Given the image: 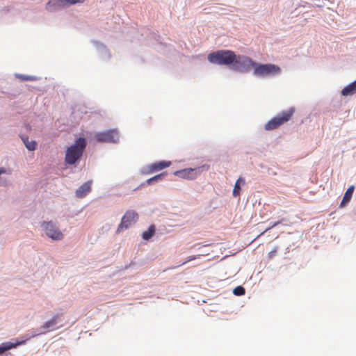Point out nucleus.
I'll list each match as a JSON object with an SVG mask.
<instances>
[{
    "label": "nucleus",
    "instance_id": "nucleus-17",
    "mask_svg": "<svg viewBox=\"0 0 356 356\" xmlns=\"http://www.w3.org/2000/svg\"><path fill=\"white\" fill-rule=\"evenodd\" d=\"M354 189H355L354 186H350L347 189V191H346V193L343 195V200L341 202V206L346 204L347 202H348L351 200Z\"/></svg>",
    "mask_w": 356,
    "mask_h": 356
},
{
    "label": "nucleus",
    "instance_id": "nucleus-6",
    "mask_svg": "<svg viewBox=\"0 0 356 356\" xmlns=\"http://www.w3.org/2000/svg\"><path fill=\"white\" fill-rule=\"evenodd\" d=\"M41 227L44 231L46 235L52 240L60 241L63 238L64 235L60 229L55 225L52 221H44L41 224Z\"/></svg>",
    "mask_w": 356,
    "mask_h": 356
},
{
    "label": "nucleus",
    "instance_id": "nucleus-12",
    "mask_svg": "<svg viewBox=\"0 0 356 356\" xmlns=\"http://www.w3.org/2000/svg\"><path fill=\"white\" fill-rule=\"evenodd\" d=\"M91 181H88L83 184L76 191V196L79 198L85 197L91 190Z\"/></svg>",
    "mask_w": 356,
    "mask_h": 356
},
{
    "label": "nucleus",
    "instance_id": "nucleus-20",
    "mask_svg": "<svg viewBox=\"0 0 356 356\" xmlns=\"http://www.w3.org/2000/svg\"><path fill=\"white\" fill-rule=\"evenodd\" d=\"M26 147L31 151L35 149L37 143L35 140L29 141L28 138H22Z\"/></svg>",
    "mask_w": 356,
    "mask_h": 356
},
{
    "label": "nucleus",
    "instance_id": "nucleus-3",
    "mask_svg": "<svg viewBox=\"0 0 356 356\" xmlns=\"http://www.w3.org/2000/svg\"><path fill=\"white\" fill-rule=\"evenodd\" d=\"M295 112L294 108H291L286 111H284L275 117L269 120L264 126L266 131H271L277 129L284 123L291 120Z\"/></svg>",
    "mask_w": 356,
    "mask_h": 356
},
{
    "label": "nucleus",
    "instance_id": "nucleus-11",
    "mask_svg": "<svg viewBox=\"0 0 356 356\" xmlns=\"http://www.w3.org/2000/svg\"><path fill=\"white\" fill-rule=\"evenodd\" d=\"M60 322V317L58 315L54 316L51 319L47 321L42 326L44 332L53 331L57 328H59L62 325H58Z\"/></svg>",
    "mask_w": 356,
    "mask_h": 356
},
{
    "label": "nucleus",
    "instance_id": "nucleus-14",
    "mask_svg": "<svg viewBox=\"0 0 356 356\" xmlns=\"http://www.w3.org/2000/svg\"><path fill=\"white\" fill-rule=\"evenodd\" d=\"M23 343V341H17L16 343H13V342H5V343H3L0 345V355H2L3 353H5L6 351L8 350H10L13 348H15L17 347V346L22 344Z\"/></svg>",
    "mask_w": 356,
    "mask_h": 356
},
{
    "label": "nucleus",
    "instance_id": "nucleus-21",
    "mask_svg": "<svg viewBox=\"0 0 356 356\" xmlns=\"http://www.w3.org/2000/svg\"><path fill=\"white\" fill-rule=\"evenodd\" d=\"M18 79L22 81H35L36 80V77L33 76L24 75V74H17L16 75Z\"/></svg>",
    "mask_w": 356,
    "mask_h": 356
},
{
    "label": "nucleus",
    "instance_id": "nucleus-25",
    "mask_svg": "<svg viewBox=\"0 0 356 356\" xmlns=\"http://www.w3.org/2000/svg\"><path fill=\"white\" fill-rule=\"evenodd\" d=\"M277 248H275L273 250L268 252V257L272 259L277 254Z\"/></svg>",
    "mask_w": 356,
    "mask_h": 356
},
{
    "label": "nucleus",
    "instance_id": "nucleus-22",
    "mask_svg": "<svg viewBox=\"0 0 356 356\" xmlns=\"http://www.w3.org/2000/svg\"><path fill=\"white\" fill-rule=\"evenodd\" d=\"M233 293L236 296H243L245 294V291L243 286H238L234 289Z\"/></svg>",
    "mask_w": 356,
    "mask_h": 356
},
{
    "label": "nucleus",
    "instance_id": "nucleus-4",
    "mask_svg": "<svg viewBox=\"0 0 356 356\" xmlns=\"http://www.w3.org/2000/svg\"><path fill=\"white\" fill-rule=\"evenodd\" d=\"M253 74L257 76H274L281 73V68L274 64H261L255 62Z\"/></svg>",
    "mask_w": 356,
    "mask_h": 356
},
{
    "label": "nucleus",
    "instance_id": "nucleus-24",
    "mask_svg": "<svg viewBox=\"0 0 356 356\" xmlns=\"http://www.w3.org/2000/svg\"><path fill=\"white\" fill-rule=\"evenodd\" d=\"M200 255H191V256H188L187 257L186 260L184 263H182L180 266L184 265V264H185L187 262H189L191 261L195 260V259H196L197 258H200Z\"/></svg>",
    "mask_w": 356,
    "mask_h": 356
},
{
    "label": "nucleus",
    "instance_id": "nucleus-18",
    "mask_svg": "<svg viewBox=\"0 0 356 356\" xmlns=\"http://www.w3.org/2000/svg\"><path fill=\"white\" fill-rule=\"evenodd\" d=\"M165 175H166V172H162L161 174L155 175V176L148 179L147 180V184L150 185V184H153L154 182L161 181V180H163V179L164 178V177Z\"/></svg>",
    "mask_w": 356,
    "mask_h": 356
},
{
    "label": "nucleus",
    "instance_id": "nucleus-1",
    "mask_svg": "<svg viewBox=\"0 0 356 356\" xmlns=\"http://www.w3.org/2000/svg\"><path fill=\"white\" fill-rule=\"evenodd\" d=\"M86 146V141L83 138H79L75 143L69 147L65 153V161L69 165L74 164L82 156Z\"/></svg>",
    "mask_w": 356,
    "mask_h": 356
},
{
    "label": "nucleus",
    "instance_id": "nucleus-13",
    "mask_svg": "<svg viewBox=\"0 0 356 356\" xmlns=\"http://www.w3.org/2000/svg\"><path fill=\"white\" fill-rule=\"evenodd\" d=\"M64 3L61 0H50L46 6V9L49 11H52L56 9L64 7Z\"/></svg>",
    "mask_w": 356,
    "mask_h": 356
},
{
    "label": "nucleus",
    "instance_id": "nucleus-8",
    "mask_svg": "<svg viewBox=\"0 0 356 356\" xmlns=\"http://www.w3.org/2000/svg\"><path fill=\"white\" fill-rule=\"evenodd\" d=\"M203 168V166L196 168H185V169L177 170V171L174 172L173 174L175 176H177L181 179L192 180V179H195V178H197V177L199 175H200V173L202 171L201 170V168Z\"/></svg>",
    "mask_w": 356,
    "mask_h": 356
},
{
    "label": "nucleus",
    "instance_id": "nucleus-10",
    "mask_svg": "<svg viewBox=\"0 0 356 356\" xmlns=\"http://www.w3.org/2000/svg\"><path fill=\"white\" fill-rule=\"evenodd\" d=\"M171 165L170 161H159L148 165L147 169V173L152 174L156 172L160 171L164 168L169 167Z\"/></svg>",
    "mask_w": 356,
    "mask_h": 356
},
{
    "label": "nucleus",
    "instance_id": "nucleus-7",
    "mask_svg": "<svg viewBox=\"0 0 356 356\" xmlns=\"http://www.w3.org/2000/svg\"><path fill=\"white\" fill-rule=\"evenodd\" d=\"M94 138L98 143H118L120 136L116 129H111L97 133Z\"/></svg>",
    "mask_w": 356,
    "mask_h": 356
},
{
    "label": "nucleus",
    "instance_id": "nucleus-9",
    "mask_svg": "<svg viewBox=\"0 0 356 356\" xmlns=\"http://www.w3.org/2000/svg\"><path fill=\"white\" fill-rule=\"evenodd\" d=\"M138 214L134 211H128L122 218L121 223L117 229V232H120L122 229H127L131 225L134 224L138 220Z\"/></svg>",
    "mask_w": 356,
    "mask_h": 356
},
{
    "label": "nucleus",
    "instance_id": "nucleus-23",
    "mask_svg": "<svg viewBox=\"0 0 356 356\" xmlns=\"http://www.w3.org/2000/svg\"><path fill=\"white\" fill-rule=\"evenodd\" d=\"M64 3V6L75 4L77 3H83L85 0H61Z\"/></svg>",
    "mask_w": 356,
    "mask_h": 356
},
{
    "label": "nucleus",
    "instance_id": "nucleus-16",
    "mask_svg": "<svg viewBox=\"0 0 356 356\" xmlns=\"http://www.w3.org/2000/svg\"><path fill=\"white\" fill-rule=\"evenodd\" d=\"M245 181L243 177H239L235 183L234 188L233 189V195L237 197L241 193V186L245 185Z\"/></svg>",
    "mask_w": 356,
    "mask_h": 356
},
{
    "label": "nucleus",
    "instance_id": "nucleus-15",
    "mask_svg": "<svg viewBox=\"0 0 356 356\" xmlns=\"http://www.w3.org/2000/svg\"><path fill=\"white\" fill-rule=\"evenodd\" d=\"M356 93V80L341 90V95L343 96L352 95Z\"/></svg>",
    "mask_w": 356,
    "mask_h": 356
},
{
    "label": "nucleus",
    "instance_id": "nucleus-19",
    "mask_svg": "<svg viewBox=\"0 0 356 356\" xmlns=\"http://www.w3.org/2000/svg\"><path fill=\"white\" fill-rule=\"evenodd\" d=\"M155 228L154 225L149 226L148 229L143 233L142 237L144 240L149 239L154 234Z\"/></svg>",
    "mask_w": 356,
    "mask_h": 356
},
{
    "label": "nucleus",
    "instance_id": "nucleus-2",
    "mask_svg": "<svg viewBox=\"0 0 356 356\" xmlns=\"http://www.w3.org/2000/svg\"><path fill=\"white\" fill-rule=\"evenodd\" d=\"M207 59L213 64L229 65L236 59V54L231 50H219L209 54Z\"/></svg>",
    "mask_w": 356,
    "mask_h": 356
},
{
    "label": "nucleus",
    "instance_id": "nucleus-26",
    "mask_svg": "<svg viewBox=\"0 0 356 356\" xmlns=\"http://www.w3.org/2000/svg\"><path fill=\"white\" fill-rule=\"evenodd\" d=\"M280 223H281V221H277V222H273V223L270 225V227L267 228V229L265 230V232H266V231H268V230L270 229H271V228H273V227H276L277 225H279V224H280Z\"/></svg>",
    "mask_w": 356,
    "mask_h": 356
},
{
    "label": "nucleus",
    "instance_id": "nucleus-5",
    "mask_svg": "<svg viewBox=\"0 0 356 356\" xmlns=\"http://www.w3.org/2000/svg\"><path fill=\"white\" fill-rule=\"evenodd\" d=\"M255 62L252 58L244 55H236V59L232 63V69L241 72H247L254 67Z\"/></svg>",
    "mask_w": 356,
    "mask_h": 356
}]
</instances>
